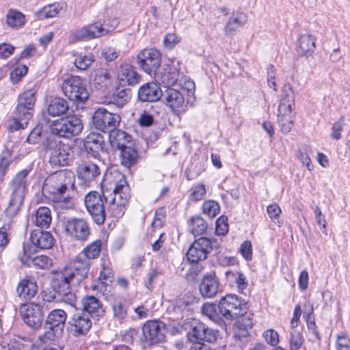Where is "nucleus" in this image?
Wrapping results in <instances>:
<instances>
[{
	"label": "nucleus",
	"instance_id": "obj_1",
	"mask_svg": "<svg viewBox=\"0 0 350 350\" xmlns=\"http://www.w3.org/2000/svg\"><path fill=\"white\" fill-rule=\"evenodd\" d=\"M90 271L88 262L75 260L73 269H66L53 273L51 280V288L57 294L58 299L72 304L75 296L71 293V286H79L88 278Z\"/></svg>",
	"mask_w": 350,
	"mask_h": 350
},
{
	"label": "nucleus",
	"instance_id": "obj_2",
	"mask_svg": "<svg viewBox=\"0 0 350 350\" xmlns=\"http://www.w3.org/2000/svg\"><path fill=\"white\" fill-rule=\"evenodd\" d=\"M30 170L24 169L18 172L10 183L12 193L6 212L12 217L16 215L23 204L27 190V177Z\"/></svg>",
	"mask_w": 350,
	"mask_h": 350
},
{
	"label": "nucleus",
	"instance_id": "obj_3",
	"mask_svg": "<svg viewBox=\"0 0 350 350\" xmlns=\"http://www.w3.org/2000/svg\"><path fill=\"white\" fill-rule=\"evenodd\" d=\"M247 302L236 294H226L217 304L219 313L227 320H234L244 316L248 310Z\"/></svg>",
	"mask_w": 350,
	"mask_h": 350
},
{
	"label": "nucleus",
	"instance_id": "obj_4",
	"mask_svg": "<svg viewBox=\"0 0 350 350\" xmlns=\"http://www.w3.org/2000/svg\"><path fill=\"white\" fill-rule=\"evenodd\" d=\"M62 89L64 95L77 105L85 103L90 96L87 80L79 76L68 77L64 81Z\"/></svg>",
	"mask_w": 350,
	"mask_h": 350
},
{
	"label": "nucleus",
	"instance_id": "obj_5",
	"mask_svg": "<svg viewBox=\"0 0 350 350\" xmlns=\"http://www.w3.org/2000/svg\"><path fill=\"white\" fill-rule=\"evenodd\" d=\"M83 129V122L77 116H70L53 121L49 126L51 134L69 139L79 135Z\"/></svg>",
	"mask_w": 350,
	"mask_h": 350
},
{
	"label": "nucleus",
	"instance_id": "obj_6",
	"mask_svg": "<svg viewBox=\"0 0 350 350\" xmlns=\"http://www.w3.org/2000/svg\"><path fill=\"white\" fill-rule=\"evenodd\" d=\"M142 331L139 340L144 347H152L165 341L167 327L162 321H148L143 325Z\"/></svg>",
	"mask_w": 350,
	"mask_h": 350
},
{
	"label": "nucleus",
	"instance_id": "obj_7",
	"mask_svg": "<svg viewBox=\"0 0 350 350\" xmlns=\"http://www.w3.org/2000/svg\"><path fill=\"white\" fill-rule=\"evenodd\" d=\"M67 319L66 312L62 309L51 310L46 317L43 327L46 330L41 337L44 341L53 340L55 337L60 336L65 326Z\"/></svg>",
	"mask_w": 350,
	"mask_h": 350
},
{
	"label": "nucleus",
	"instance_id": "obj_8",
	"mask_svg": "<svg viewBox=\"0 0 350 350\" xmlns=\"http://www.w3.org/2000/svg\"><path fill=\"white\" fill-rule=\"evenodd\" d=\"M104 202L109 204V197L104 192L100 195L97 191H90L85 197V207L97 225L103 224L106 218Z\"/></svg>",
	"mask_w": 350,
	"mask_h": 350
},
{
	"label": "nucleus",
	"instance_id": "obj_9",
	"mask_svg": "<svg viewBox=\"0 0 350 350\" xmlns=\"http://www.w3.org/2000/svg\"><path fill=\"white\" fill-rule=\"evenodd\" d=\"M121 117L104 107L96 109L92 116V126L103 133H108L120 126Z\"/></svg>",
	"mask_w": 350,
	"mask_h": 350
},
{
	"label": "nucleus",
	"instance_id": "obj_10",
	"mask_svg": "<svg viewBox=\"0 0 350 350\" xmlns=\"http://www.w3.org/2000/svg\"><path fill=\"white\" fill-rule=\"evenodd\" d=\"M48 306L45 303L29 302L21 307V313L24 322L30 327L37 329L44 324V318Z\"/></svg>",
	"mask_w": 350,
	"mask_h": 350
},
{
	"label": "nucleus",
	"instance_id": "obj_11",
	"mask_svg": "<svg viewBox=\"0 0 350 350\" xmlns=\"http://www.w3.org/2000/svg\"><path fill=\"white\" fill-rule=\"evenodd\" d=\"M162 55L155 48L144 49L136 57V63L146 74L153 76L161 64Z\"/></svg>",
	"mask_w": 350,
	"mask_h": 350
},
{
	"label": "nucleus",
	"instance_id": "obj_12",
	"mask_svg": "<svg viewBox=\"0 0 350 350\" xmlns=\"http://www.w3.org/2000/svg\"><path fill=\"white\" fill-rule=\"evenodd\" d=\"M128 189L129 185L125 176L122 175L119 183L113 188V193L108 196L109 205L117 206V211L113 210V213L118 217L123 215L125 206L129 202L130 196L127 192Z\"/></svg>",
	"mask_w": 350,
	"mask_h": 350
},
{
	"label": "nucleus",
	"instance_id": "obj_13",
	"mask_svg": "<svg viewBox=\"0 0 350 350\" xmlns=\"http://www.w3.org/2000/svg\"><path fill=\"white\" fill-rule=\"evenodd\" d=\"M38 88L35 85L32 88L24 90L17 97V105L14 111L19 116L25 118H32L37 100Z\"/></svg>",
	"mask_w": 350,
	"mask_h": 350
},
{
	"label": "nucleus",
	"instance_id": "obj_14",
	"mask_svg": "<svg viewBox=\"0 0 350 350\" xmlns=\"http://www.w3.org/2000/svg\"><path fill=\"white\" fill-rule=\"evenodd\" d=\"M214 245L209 238L201 237L190 245L186 254L187 260L191 264H198L207 258Z\"/></svg>",
	"mask_w": 350,
	"mask_h": 350
},
{
	"label": "nucleus",
	"instance_id": "obj_15",
	"mask_svg": "<svg viewBox=\"0 0 350 350\" xmlns=\"http://www.w3.org/2000/svg\"><path fill=\"white\" fill-rule=\"evenodd\" d=\"M192 88L181 87L179 90L173 88H168L163 92L161 100L173 111H177L183 107L185 103V94H194L195 84H191Z\"/></svg>",
	"mask_w": 350,
	"mask_h": 350
},
{
	"label": "nucleus",
	"instance_id": "obj_16",
	"mask_svg": "<svg viewBox=\"0 0 350 350\" xmlns=\"http://www.w3.org/2000/svg\"><path fill=\"white\" fill-rule=\"evenodd\" d=\"M219 336V331L209 327L202 322H198L188 332L187 337L192 342H208L213 343L217 341Z\"/></svg>",
	"mask_w": 350,
	"mask_h": 350
},
{
	"label": "nucleus",
	"instance_id": "obj_17",
	"mask_svg": "<svg viewBox=\"0 0 350 350\" xmlns=\"http://www.w3.org/2000/svg\"><path fill=\"white\" fill-rule=\"evenodd\" d=\"M66 233L79 241H85L90 234V229L85 220L81 218H68L64 221Z\"/></svg>",
	"mask_w": 350,
	"mask_h": 350
},
{
	"label": "nucleus",
	"instance_id": "obj_18",
	"mask_svg": "<svg viewBox=\"0 0 350 350\" xmlns=\"http://www.w3.org/2000/svg\"><path fill=\"white\" fill-rule=\"evenodd\" d=\"M179 75V68L172 62L170 64H165L162 67L160 66L153 76L159 85L162 83L168 88L176 85Z\"/></svg>",
	"mask_w": 350,
	"mask_h": 350
},
{
	"label": "nucleus",
	"instance_id": "obj_19",
	"mask_svg": "<svg viewBox=\"0 0 350 350\" xmlns=\"http://www.w3.org/2000/svg\"><path fill=\"white\" fill-rule=\"evenodd\" d=\"M105 142L102 134L97 132H91L83 139V146L81 148L88 157L98 159L100 152L104 150Z\"/></svg>",
	"mask_w": 350,
	"mask_h": 350
},
{
	"label": "nucleus",
	"instance_id": "obj_20",
	"mask_svg": "<svg viewBox=\"0 0 350 350\" xmlns=\"http://www.w3.org/2000/svg\"><path fill=\"white\" fill-rule=\"evenodd\" d=\"M111 31L103 27L100 22H96L77 30L74 32L73 36L77 41H86L103 36Z\"/></svg>",
	"mask_w": 350,
	"mask_h": 350
},
{
	"label": "nucleus",
	"instance_id": "obj_21",
	"mask_svg": "<svg viewBox=\"0 0 350 350\" xmlns=\"http://www.w3.org/2000/svg\"><path fill=\"white\" fill-rule=\"evenodd\" d=\"M163 91L158 82H147L138 89L137 98L142 103H154L161 100Z\"/></svg>",
	"mask_w": 350,
	"mask_h": 350
},
{
	"label": "nucleus",
	"instance_id": "obj_22",
	"mask_svg": "<svg viewBox=\"0 0 350 350\" xmlns=\"http://www.w3.org/2000/svg\"><path fill=\"white\" fill-rule=\"evenodd\" d=\"M220 282L215 272L204 274L199 284V291L204 298H213L219 292Z\"/></svg>",
	"mask_w": 350,
	"mask_h": 350
},
{
	"label": "nucleus",
	"instance_id": "obj_23",
	"mask_svg": "<svg viewBox=\"0 0 350 350\" xmlns=\"http://www.w3.org/2000/svg\"><path fill=\"white\" fill-rule=\"evenodd\" d=\"M68 324L71 327L74 336H84L90 331L92 327V321L89 314L81 312L75 314Z\"/></svg>",
	"mask_w": 350,
	"mask_h": 350
},
{
	"label": "nucleus",
	"instance_id": "obj_24",
	"mask_svg": "<svg viewBox=\"0 0 350 350\" xmlns=\"http://www.w3.org/2000/svg\"><path fill=\"white\" fill-rule=\"evenodd\" d=\"M118 79L121 85H135L141 81V75L137 72L134 66L129 63L120 65Z\"/></svg>",
	"mask_w": 350,
	"mask_h": 350
},
{
	"label": "nucleus",
	"instance_id": "obj_25",
	"mask_svg": "<svg viewBox=\"0 0 350 350\" xmlns=\"http://www.w3.org/2000/svg\"><path fill=\"white\" fill-rule=\"evenodd\" d=\"M78 178L84 185H88L94 181L100 174L99 167L92 162H85L78 165L77 168Z\"/></svg>",
	"mask_w": 350,
	"mask_h": 350
},
{
	"label": "nucleus",
	"instance_id": "obj_26",
	"mask_svg": "<svg viewBox=\"0 0 350 350\" xmlns=\"http://www.w3.org/2000/svg\"><path fill=\"white\" fill-rule=\"evenodd\" d=\"M38 289L36 280L32 276L27 275L20 280L16 288V293L20 298L28 301L35 297Z\"/></svg>",
	"mask_w": 350,
	"mask_h": 350
},
{
	"label": "nucleus",
	"instance_id": "obj_27",
	"mask_svg": "<svg viewBox=\"0 0 350 350\" xmlns=\"http://www.w3.org/2000/svg\"><path fill=\"white\" fill-rule=\"evenodd\" d=\"M82 312L92 316L103 317L105 314V307L101 301L94 295H86L81 299Z\"/></svg>",
	"mask_w": 350,
	"mask_h": 350
},
{
	"label": "nucleus",
	"instance_id": "obj_28",
	"mask_svg": "<svg viewBox=\"0 0 350 350\" xmlns=\"http://www.w3.org/2000/svg\"><path fill=\"white\" fill-rule=\"evenodd\" d=\"M295 94L292 85L288 82L286 83L282 88L280 102L278 106V111L284 113L293 112L295 108Z\"/></svg>",
	"mask_w": 350,
	"mask_h": 350
},
{
	"label": "nucleus",
	"instance_id": "obj_29",
	"mask_svg": "<svg viewBox=\"0 0 350 350\" xmlns=\"http://www.w3.org/2000/svg\"><path fill=\"white\" fill-rule=\"evenodd\" d=\"M108 134L109 144L113 150H119L133 144L132 135L123 130L116 128Z\"/></svg>",
	"mask_w": 350,
	"mask_h": 350
},
{
	"label": "nucleus",
	"instance_id": "obj_30",
	"mask_svg": "<svg viewBox=\"0 0 350 350\" xmlns=\"http://www.w3.org/2000/svg\"><path fill=\"white\" fill-rule=\"evenodd\" d=\"M31 242L40 250H47L51 248L55 242L52 234L48 231L37 229L31 232Z\"/></svg>",
	"mask_w": 350,
	"mask_h": 350
},
{
	"label": "nucleus",
	"instance_id": "obj_31",
	"mask_svg": "<svg viewBox=\"0 0 350 350\" xmlns=\"http://www.w3.org/2000/svg\"><path fill=\"white\" fill-rule=\"evenodd\" d=\"M296 51L300 57L311 56L316 49V38L310 34H302L297 40Z\"/></svg>",
	"mask_w": 350,
	"mask_h": 350
},
{
	"label": "nucleus",
	"instance_id": "obj_32",
	"mask_svg": "<svg viewBox=\"0 0 350 350\" xmlns=\"http://www.w3.org/2000/svg\"><path fill=\"white\" fill-rule=\"evenodd\" d=\"M119 159L122 165L130 169L135 165L139 158L137 150L133 146V144L119 150Z\"/></svg>",
	"mask_w": 350,
	"mask_h": 350
},
{
	"label": "nucleus",
	"instance_id": "obj_33",
	"mask_svg": "<svg viewBox=\"0 0 350 350\" xmlns=\"http://www.w3.org/2000/svg\"><path fill=\"white\" fill-rule=\"evenodd\" d=\"M247 22V15L243 12H233L224 27L226 35H233L241 27Z\"/></svg>",
	"mask_w": 350,
	"mask_h": 350
},
{
	"label": "nucleus",
	"instance_id": "obj_34",
	"mask_svg": "<svg viewBox=\"0 0 350 350\" xmlns=\"http://www.w3.org/2000/svg\"><path fill=\"white\" fill-rule=\"evenodd\" d=\"M69 105L67 100L63 98H52L47 107L48 113L53 117L60 116L67 113Z\"/></svg>",
	"mask_w": 350,
	"mask_h": 350
},
{
	"label": "nucleus",
	"instance_id": "obj_35",
	"mask_svg": "<svg viewBox=\"0 0 350 350\" xmlns=\"http://www.w3.org/2000/svg\"><path fill=\"white\" fill-rule=\"evenodd\" d=\"M131 303L124 298L117 299L111 304L113 318L122 322L128 315Z\"/></svg>",
	"mask_w": 350,
	"mask_h": 350
},
{
	"label": "nucleus",
	"instance_id": "obj_36",
	"mask_svg": "<svg viewBox=\"0 0 350 350\" xmlns=\"http://www.w3.org/2000/svg\"><path fill=\"white\" fill-rule=\"evenodd\" d=\"M56 135L51 134H47L43 137L42 142L40 144L42 150L44 152L45 154L51 155L55 151L58 150L59 148L64 147V144L56 138Z\"/></svg>",
	"mask_w": 350,
	"mask_h": 350
},
{
	"label": "nucleus",
	"instance_id": "obj_37",
	"mask_svg": "<svg viewBox=\"0 0 350 350\" xmlns=\"http://www.w3.org/2000/svg\"><path fill=\"white\" fill-rule=\"evenodd\" d=\"M132 96V90L131 88H118L110 96L109 103L116 105L118 107H122L129 102Z\"/></svg>",
	"mask_w": 350,
	"mask_h": 350
},
{
	"label": "nucleus",
	"instance_id": "obj_38",
	"mask_svg": "<svg viewBox=\"0 0 350 350\" xmlns=\"http://www.w3.org/2000/svg\"><path fill=\"white\" fill-rule=\"evenodd\" d=\"M201 310L204 314L208 316L211 319L214 320L220 326L225 325V322L220 317L221 314L219 313L217 304L213 302L204 303L202 305Z\"/></svg>",
	"mask_w": 350,
	"mask_h": 350
},
{
	"label": "nucleus",
	"instance_id": "obj_39",
	"mask_svg": "<svg viewBox=\"0 0 350 350\" xmlns=\"http://www.w3.org/2000/svg\"><path fill=\"white\" fill-rule=\"evenodd\" d=\"M189 228L190 232L196 237L206 233L208 225L206 221L200 215H196L190 219Z\"/></svg>",
	"mask_w": 350,
	"mask_h": 350
},
{
	"label": "nucleus",
	"instance_id": "obj_40",
	"mask_svg": "<svg viewBox=\"0 0 350 350\" xmlns=\"http://www.w3.org/2000/svg\"><path fill=\"white\" fill-rule=\"evenodd\" d=\"M64 148V147H62L59 148L58 150L49 156V163L51 165L60 167L69 165L70 154Z\"/></svg>",
	"mask_w": 350,
	"mask_h": 350
},
{
	"label": "nucleus",
	"instance_id": "obj_41",
	"mask_svg": "<svg viewBox=\"0 0 350 350\" xmlns=\"http://www.w3.org/2000/svg\"><path fill=\"white\" fill-rule=\"evenodd\" d=\"M36 225L42 228H47L51 223V210L46 206H40L36 212Z\"/></svg>",
	"mask_w": 350,
	"mask_h": 350
},
{
	"label": "nucleus",
	"instance_id": "obj_42",
	"mask_svg": "<svg viewBox=\"0 0 350 350\" xmlns=\"http://www.w3.org/2000/svg\"><path fill=\"white\" fill-rule=\"evenodd\" d=\"M252 321L251 319H243L236 323L234 330V338L241 340L250 336V330L252 328Z\"/></svg>",
	"mask_w": 350,
	"mask_h": 350
},
{
	"label": "nucleus",
	"instance_id": "obj_43",
	"mask_svg": "<svg viewBox=\"0 0 350 350\" xmlns=\"http://www.w3.org/2000/svg\"><path fill=\"white\" fill-rule=\"evenodd\" d=\"M102 247V241L100 239L96 240L88 245L83 250L85 256L88 259L81 260L79 258L76 260H80L81 262H88L90 264V259H94L98 257L100 254Z\"/></svg>",
	"mask_w": 350,
	"mask_h": 350
},
{
	"label": "nucleus",
	"instance_id": "obj_44",
	"mask_svg": "<svg viewBox=\"0 0 350 350\" xmlns=\"http://www.w3.org/2000/svg\"><path fill=\"white\" fill-rule=\"evenodd\" d=\"M13 151L8 148L3 150L0 154V180L4 181V177L12 162Z\"/></svg>",
	"mask_w": 350,
	"mask_h": 350
},
{
	"label": "nucleus",
	"instance_id": "obj_45",
	"mask_svg": "<svg viewBox=\"0 0 350 350\" xmlns=\"http://www.w3.org/2000/svg\"><path fill=\"white\" fill-rule=\"evenodd\" d=\"M38 247H36L31 242V243H23V253L18 254V259L23 265L30 267V261L33 256V254L38 252Z\"/></svg>",
	"mask_w": 350,
	"mask_h": 350
},
{
	"label": "nucleus",
	"instance_id": "obj_46",
	"mask_svg": "<svg viewBox=\"0 0 350 350\" xmlns=\"http://www.w3.org/2000/svg\"><path fill=\"white\" fill-rule=\"evenodd\" d=\"M94 81L100 88L107 87L111 82V75L110 70L104 68H100L95 71Z\"/></svg>",
	"mask_w": 350,
	"mask_h": 350
},
{
	"label": "nucleus",
	"instance_id": "obj_47",
	"mask_svg": "<svg viewBox=\"0 0 350 350\" xmlns=\"http://www.w3.org/2000/svg\"><path fill=\"white\" fill-rule=\"evenodd\" d=\"M278 122L281 131L284 134L289 133L293 126V116L292 112L284 113V111L278 113Z\"/></svg>",
	"mask_w": 350,
	"mask_h": 350
},
{
	"label": "nucleus",
	"instance_id": "obj_48",
	"mask_svg": "<svg viewBox=\"0 0 350 350\" xmlns=\"http://www.w3.org/2000/svg\"><path fill=\"white\" fill-rule=\"evenodd\" d=\"M12 118L10 120L9 131L14 132L21 129H24L27 127L30 118H25L23 116H19L15 111L12 112Z\"/></svg>",
	"mask_w": 350,
	"mask_h": 350
},
{
	"label": "nucleus",
	"instance_id": "obj_49",
	"mask_svg": "<svg viewBox=\"0 0 350 350\" xmlns=\"http://www.w3.org/2000/svg\"><path fill=\"white\" fill-rule=\"evenodd\" d=\"M25 23V15L17 10H10L7 14V24L12 27H21Z\"/></svg>",
	"mask_w": 350,
	"mask_h": 350
},
{
	"label": "nucleus",
	"instance_id": "obj_50",
	"mask_svg": "<svg viewBox=\"0 0 350 350\" xmlns=\"http://www.w3.org/2000/svg\"><path fill=\"white\" fill-rule=\"evenodd\" d=\"M59 5L49 4L38 10L35 15L39 20H44L46 18H53L56 16L59 10L58 8Z\"/></svg>",
	"mask_w": 350,
	"mask_h": 350
},
{
	"label": "nucleus",
	"instance_id": "obj_51",
	"mask_svg": "<svg viewBox=\"0 0 350 350\" xmlns=\"http://www.w3.org/2000/svg\"><path fill=\"white\" fill-rule=\"evenodd\" d=\"M202 209L204 215L213 219L219 213L220 206L217 202L209 200L203 202Z\"/></svg>",
	"mask_w": 350,
	"mask_h": 350
},
{
	"label": "nucleus",
	"instance_id": "obj_52",
	"mask_svg": "<svg viewBox=\"0 0 350 350\" xmlns=\"http://www.w3.org/2000/svg\"><path fill=\"white\" fill-rule=\"evenodd\" d=\"M95 62V57L92 53L88 55L80 54L75 60V66L81 70H88Z\"/></svg>",
	"mask_w": 350,
	"mask_h": 350
},
{
	"label": "nucleus",
	"instance_id": "obj_53",
	"mask_svg": "<svg viewBox=\"0 0 350 350\" xmlns=\"http://www.w3.org/2000/svg\"><path fill=\"white\" fill-rule=\"evenodd\" d=\"M304 341L302 334L297 330L290 333L289 346L290 350H299Z\"/></svg>",
	"mask_w": 350,
	"mask_h": 350
},
{
	"label": "nucleus",
	"instance_id": "obj_54",
	"mask_svg": "<svg viewBox=\"0 0 350 350\" xmlns=\"http://www.w3.org/2000/svg\"><path fill=\"white\" fill-rule=\"evenodd\" d=\"M28 71V67L25 64L16 66L10 73V78L12 83H18L25 76Z\"/></svg>",
	"mask_w": 350,
	"mask_h": 350
},
{
	"label": "nucleus",
	"instance_id": "obj_55",
	"mask_svg": "<svg viewBox=\"0 0 350 350\" xmlns=\"http://www.w3.org/2000/svg\"><path fill=\"white\" fill-rule=\"evenodd\" d=\"M139 329L131 327L124 332H121L122 340L128 345H133L135 339L139 336Z\"/></svg>",
	"mask_w": 350,
	"mask_h": 350
},
{
	"label": "nucleus",
	"instance_id": "obj_56",
	"mask_svg": "<svg viewBox=\"0 0 350 350\" xmlns=\"http://www.w3.org/2000/svg\"><path fill=\"white\" fill-rule=\"evenodd\" d=\"M267 212L271 219L278 226H280L282 222L280 221V215L282 213L280 207L276 203L269 205L267 208Z\"/></svg>",
	"mask_w": 350,
	"mask_h": 350
},
{
	"label": "nucleus",
	"instance_id": "obj_57",
	"mask_svg": "<svg viewBox=\"0 0 350 350\" xmlns=\"http://www.w3.org/2000/svg\"><path fill=\"white\" fill-rule=\"evenodd\" d=\"M31 265L37 269H44L51 265V259L46 255L36 256L31 258Z\"/></svg>",
	"mask_w": 350,
	"mask_h": 350
},
{
	"label": "nucleus",
	"instance_id": "obj_58",
	"mask_svg": "<svg viewBox=\"0 0 350 350\" xmlns=\"http://www.w3.org/2000/svg\"><path fill=\"white\" fill-rule=\"evenodd\" d=\"M336 350H350V338L343 332H340L336 336Z\"/></svg>",
	"mask_w": 350,
	"mask_h": 350
},
{
	"label": "nucleus",
	"instance_id": "obj_59",
	"mask_svg": "<svg viewBox=\"0 0 350 350\" xmlns=\"http://www.w3.org/2000/svg\"><path fill=\"white\" fill-rule=\"evenodd\" d=\"M228 219L226 215H221L215 221V232L218 235H226L228 232Z\"/></svg>",
	"mask_w": 350,
	"mask_h": 350
},
{
	"label": "nucleus",
	"instance_id": "obj_60",
	"mask_svg": "<svg viewBox=\"0 0 350 350\" xmlns=\"http://www.w3.org/2000/svg\"><path fill=\"white\" fill-rule=\"evenodd\" d=\"M111 284L112 283H109L98 279L92 282V283L90 285V288L92 290L97 291L102 295H108V293H109L110 291L108 288H110Z\"/></svg>",
	"mask_w": 350,
	"mask_h": 350
},
{
	"label": "nucleus",
	"instance_id": "obj_61",
	"mask_svg": "<svg viewBox=\"0 0 350 350\" xmlns=\"http://www.w3.org/2000/svg\"><path fill=\"white\" fill-rule=\"evenodd\" d=\"M313 308H312L311 312L307 314L306 323L309 331L314 335V338L318 341H321V337L318 331L317 326L315 323L314 317L312 316Z\"/></svg>",
	"mask_w": 350,
	"mask_h": 350
},
{
	"label": "nucleus",
	"instance_id": "obj_62",
	"mask_svg": "<svg viewBox=\"0 0 350 350\" xmlns=\"http://www.w3.org/2000/svg\"><path fill=\"white\" fill-rule=\"evenodd\" d=\"M262 336L267 343L273 347L278 345L280 342L279 334L273 329H269L265 331L262 334Z\"/></svg>",
	"mask_w": 350,
	"mask_h": 350
},
{
	"label": "nucleus",
	"instance_id": "obj_63",
	"mask_svg": "<svg viewBox=\"0 0 350 350\" xmlns=\"http://www.w3.org/2000/svg\"><path fill=\"white\" fill-rule=\"evenodd\" d=\"M206 191L204 184H200L192 188V192L189 195V199L193 201H199L206 196Z\"/></svg>",
	"mask_w": 350,
	"mask_h": 350
},
{
	"label": "nucleus",
	"instance_id": "obj_64",
	"mask_svg": "<svg viewBox=\"0 0 350 350\" xmlns=\"http://www.w3.org/2000/svg\"><path fill=\"white\" fill-rule=\"evenodd\" d=\"M239 252L243 258L247 261L252 259V244L250 241H245L241 244Z\"/></svg>",
	"mask_w": 350,
	"mask_h": 350
}]
</instances>
